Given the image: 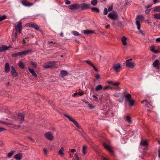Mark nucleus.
I'll return each mask as SVG.
<instances>
[{
    "label": "nucleus",
    "mask_w": 160,
    "mask_h": 160,
    "mask_svg": "<svg viewBox=\"0 0 160 160\" xmlns=\"http://www.w3.org/2000/svg\"><path fill=\"white\" fill-rule=\"evenodd\" d=\"M125 99L129 103V106H132L134 104V101L132 99L130 94L126 92L124 93Z\"/></svg>",
    "instance_id": "nucleus-1"
},
{
    "label": "nucleus",
    "mask_w": 160,
    "mask_h": 160,
    "mask_svg": "<svg viewBox=\"0 0 160 160\" xmlns=\"http://www.w3.org/2000/svg\"><path fill=\"white\" fill-rule=\"evenodd\" d=\"M136 19V23L137 26V29L138 30H140L141 28L140 22L143 21L144 19V17L142 15H139L137 16Z\"/></svg>",
    "instance_id": "nucleus-2"
},
{
    "label": "nucleus",
    "mask_w": 160,
    "mask_h": 160,
    "mask_svg": "<svg viewBox=\"0 0 160 160\" xmlns=\"http://www.w3.org/2000/svg\"><path fill=\"white\" fill-rule=\"evenodd\" d=\"M64 115L65 117H67L69 120L70 121L73 123L75 125V126L78 129V130L79 131L81 132V131L82 130V129L80 127L77 121H76L69 115L65 114H64Z\"/></svg>",
    "instance_id": "nucleus-3"
},
{
    "label": "nucleus",
    "mask_w": 160,
    "mask_h": 160,
    "mask_svg": "<svg viewBox=\"0 0 160 160\" xmlns=\"http://www.w3.org/2000/svg\"><path fill=\"white\" fill-rule=\"evenodd\" d=\"M122 68V66L119 63H117L113 65L111 69L115 72H119Z\"/></svg>",
    "instance_id": "nucleus-4"
},
{
    "label": "nucleus",
    "mask_w": 160,
    "mask_h": 160,
    "mask_svg": "<svg viewBox=\"0 0 160 160\" xmlns=\"http://www.w3.org/2000/svg\"><path fill=\"white\" fill-rule=\"evenodd\" d=\"M108 16L112 20H115L117 19L118 15L117 13L114 12L109 13Z\"/></svg>",
    "instance_id": "nucleus-5"
},
{
    "label": "nucleus",
    "mask_w": 160,
    "mask_h": 160,
    "mask_svg": "<svg viewBox=\"0 0 160 160\" xmlns=\"http://www.w3.org/2000/svg\"><path fill=\"white\" fill-rule=\"evenodd\" d=\"M132 59H130L127 60L126 61V65L127 67L130 68H133L135 66V64L131 61Z\"/></svg>",
    "instance_id": "nucleus-6"
},
{
    "label": "nucleus",
    "mask_w": 160,
    "mask_h": 160,
    "mask_svg": "<svg viewBox=\"0 0 160 160\" xmlns=\"http://www.w3.org/2000/svg\"><path fill=\"white\" fill-rule=\"evenodd\" d=\"M26 25L27 27L35 28L36 30H39V26L36 23L34 22H31L27 23L26 24Z\"/></svg>",
    "instance_id": "nucleus-7"
},
{
    "label": "nucleus",
    "mask_w": 160,
    "mask_h": 160,
    "mask_svg": "<svg viewBox=\"0 0 160 160\" xmlns=\"http://www.w3.org/2000/svg\"><path fill=\"white\" fill-rule=\"evenodd\" d=\"M55 64V63L54 62L49 61L45 63L43 66L45 68H48L53 67Z\"/></svg>",
    "instance_id": "nucleus-8"
},
{
    "label": "nucleus",
    "mask_w": 160,
    "mask_h": 160,
    "mask_svg": "<svg viewBox=\"0 0 160 160\" xmlns=\"http://www.w3.org/2000/svg\"><path fill=\"white\" fill-rule=\"evenodd\" d=\"M68 8L71 10H77L80 8L79 4L74 3L68 6Z\"/></svg>",
    "instance_id": "nucleus-9"
},
{
    "label": "nucleus",
    "mask_w": 160,
    "mask_h": 160,
    "mask_svg": "<svg viewBox=\"0 0 160 160\" xmlns=\"http://www.w3.org/2000/svg\"><path fill=\"white\" fill-rule=\"evenodd\" d=\"M103 145L104 148L107 150H108L109 152L112 155L113 154V152L112 150L111 146L108 145L105 142L103 143Z\"/></svg>",
    "instance_id": "nucleus-10"
},
{
    "label": "nucleus",
    "mask_w": 160,
    "mask_h": 160,
    "mask_svg": "<svg viewBox=\"0 0 160 160\" xmlns=\"http://www.w3.org/2000/svg\"><path fill=\"white\" fill-rule=\"evenodd\" d=\"M80 8L82 10H86L90 8V6L89 4H88L85 3H82L81 5H79Z\"/></svg>",
    "instance_id": "nucleus-11"
},
{
    "label": "nucleus",
    "mask_w": 160,
    "mask_h": 160,
    "mask_svg": "<svg viewBox=\"0 0 160 160\" xmlns=\"http://www.w3.org/2000/svg\"><path fill=\"white\" fill-rule=\"evenodd\" d=\"M44 135L46 138L49 140H52L54 139L52 134L51 132H48L46 133Z\"/></svg>",
    "instance_id": "nucleus-12"
},
{
    "label": "nucleus",
    "mask_w": 160,
    "mask_h": 160,
    "mask_svg": "<svg viewBox=\"0 0 160 160\" xmlns=\"http://www.w3.org/2000/svg\"><path fill=\"white\" fill-rule=\"evenodd\" d=\"M22 3L26 7H30L33 5L34 4L32 3L29 2L26 0H23L22 1Z\"/></svg>",
    "instance_id": "nucleus-13"
},
{
    "label": "nucleus",
    "mask_w": 160,
    "mask_h": 160,
    "mask_svg": "<svg viewBox=\"0 0 160 160\" xmlns=\"http://www.w3.org/2000/svg\"><path fill=\"white\" fill-rule=\"evenodd\" d=\"M11 73L13 77H17L18 76V73L16 71L15 69L13 66H12Z\"/></svg>",
    "instance_id": "nucleus-14"
},
{
    "label": "nucleus",
    "mask_w": 160,
    "mask_h": 160,
    "mask_svg": "<svg viewBox=\"0 0 160 160\" xmlns=\"http://www.w3.org/2000/svg\"><path fill=\"white\" fill-rule=\"evenodd\" d=\"M153 66L156 69L160 68V62L158 60H156L152 64Z\"/></svg>",
    "instance_id": "nucleus-15"
},
{
    "label": "nucleus",
    "mask_w": 160,
    "mask_h": 160,
    "mask_svg": "<svg viewBox=\"0 0 160 160\" xmlns=\"http://www.w3.org/2000/svg\"><path fill=\"white\" fill-rule=\"evenodd\" d=\"M24 115L22 113H20L18 115V119L20 121V123L21 124L24 120Z\"/></svg>",
    "instance_id": "nucleus-16"
},
{
    "label": "nucleus",
    "mask_w": 160,
    "mask_h": 160,
    "mask_svg": "<svg viewBox=\"0 0 160 160\" xmlns=\"http://www.w3.org/2000/svg\"><path fill=\"white\" fill-rule=\"evenodd\" d=\"M10 47V46L7 47L5 45H2L0 47V52H4L6 50H8Z\"/></svg>",
    "instance_id": "nucleus-17"
},
{
    "label": "nucleus",
    "mask_w": 160,
    "mask_h": 160,
    "mask_svg": "<svg viewBox=\"0 0 160 160\" xmlns=\"http://www.w3.org/2000/svg\"><path fill=\"white\" fill-rule=\"evenodd\" d=\"M121 41H122L123 45L126 46L127 45V43L126 42L127 40L128 39V38L125 36H123L121 38Z\"/></svg>",
    "instance_id": "nucleus-18"
},
{
    "label": "nucleus",
    "mask_w": 160,
    "mask_h": 160,
    "mask_svg": "<svg viewBox=\"0 0 160 160\" xmlns=\"http://www.w3.org/2000/svg\"><path fill=\"white\" fill-rule=\"evenodd\" d=\"M10 70V66L9 64L7 62L6 63L5 65V72L8 73L9 72Z\"/></svg>",
    "instance_id": "nucleus-19"
},
{
    "label": "nucleus",
    "mask_w": 160,
    "mask_h": 160,
    "mask_svg": "<svg viewBox=\"0 0 160 160\" xmlns=\"http://www.w3.org/2000/svg\"><path fill=\"white\" fill-rule=\"evenodd\" d=\"M86 62L88 65L92 67L95 71L97 72L98 71V69L95 67V66L94 65L93 63H92V62H91L90 61H86Z\"/></svg>",
    "instance_id": "nucleus-20"
},
{
    "label": "nucleus",
    "mask_w": 160,
    "mask_h": 160,
    "mask_svg": "<svg viewBox=\"0 0 160 160\" xmlns=\"http://www.w3.org/2000/svg\"><path fill=\"white\" fill-rule=\"evenodd\" d=\"M22 157V154L21 153H19L16 154L14 157V158L17 160L21 159Z\"/></svg>",
    "instance_id": "nucleus-21"
},
{
    "label": "nucleus",
    "mask_w": 160,
    "mask_h": 160,
    "mask_svg": "<svg viewBox=\"0 0 160 160\" xmlns=\"http://www.w3.org/2000/svg\"><path fill=\"white\" fill-rule=\"evenodd\" d=\"M64 149L62 147L58 151V154L61 156L63 157L64 155L63 152L64 151Z\"/></svg>",
    "instance_id": "nucleus-22"
},
{
    "label": "nucleus",
    "mask_w": 160,
    "mask_h": 160,
    "mask_svg": "<svg viewBox=\"0 0 160 160\" xmlns=\"http://www.w3.org/2000/svg\"><path fill=\"white\" fill-rule=\"evenodd\" d=\"M28 69L29 71L30 72V73L32 74V75L33 76L35 77H37V74L36 73V72L33 69H31L30 68H28Z\"/></svg>",
    "instance_id": "nucleus-23"
},
{
    "label": "nucleus",
    "mask_w": 160,
    "mask_h": 160,
    "mask_svg": "<svg viewBox=\"0 0 160 160\" xmlns=\"http://www.w3.org/2000/svg\"><path fill=\"white\" fill-rule=\"evenodd\" d=\"M31 51V50H28L22 52H21V55L22 56H25L27 55L28 53L30 52Z\"/></svg>",
    "instance_id": "nucleus-24"
},
{
    "label": "nucleus",
    "mask_w": 160,
    "mask_h": 160,
    "mask_svg": "<svg viewBox=\"0 0 160 160\" xmlns=\"http://www.w3.org/2000/svg\"><path fill=\"white\" fill-rule=\"evenodd\" d=\"M68 74V72L66 71L62 70L60 73V76L62 78H64Z\"/></svg>",
    "instance_id": "nucleus-25"
},
{
    "label": "nucleus",
    "mask_w": 160,
    "mask_h": 160,
    "mask_svg": "<svg viewBox=\"0 0 160 160\" xmlns=\"http://www.w3.org/2000/svg\"><path fill=\"white\" fill-rule=\"evenodd\" d=\"M22 23L21 22H18V24L17 25V26H16L15 29L17 31H18V30L22 29Z\"/></svg>",
    "instance_id": "nucleus-26"
},
{
    "label": "nucleus",
    "mask_w": 160,
    "mask_h": 160,
    "mask_svg": "<svg viewBox=\"0 0 160 160\" xmlns=\"http://www.w3.org/2000/svg\"><path fill=\"white\" fill-rule=\"evenodd\" d=\"M83 33L84 34H88L91 33H94V31H93L89 30H84L83 31Z\"/></svg>",
    "instance_id": "nucleus-27"
},
{
    "label": "nucleus",
    "mask_w": 160,
    "mask_h": 160,
    "mask_svg": "<svg viewBox=\"0 0 160 160\" xmlns=\"http://www.w3.org/2000/svg\"><path fill=\"white\" fill-rule=\"evenodd\" d=\"M140 145L143 146H147L148 145V143L146 141L142 140L140 143Z\"/></svg>",
    "instance_id": "nucleus-28"
},
{
    "label": "nucleus",
    "mask_w": 160,
    "mask_h": 160,
    "mask_svg": "<svg viewBox=\"0 0 160 160\" xmlns=\"http://www.w3.org/2000/svg\"><path fill=\"white\" fill-rule=\"evenodd\" d=\"M20 56H21V52L15 53L12 54V56L13 57H16Z\"/></svg>",
    "instance_id": "nucleus-29"
},
{
    "label": "nucleus",
    "mask_w": 160,
    "mask_h": 160,
    "mask_svg": "<svg viewBox=\"0 0 160 160\" xmlns=\"http://www.w3.org/2000/svg\"><path fill=\"white\" fill-rule=\"evenodd\" d=\"M18 65L19 67L22 69H24L25 68V65L22 62H19Z\"/></svg>",
    "instance_id": "nucleus-30"
},
{
    "label": "nucleus",
    "mask_w": 160,
    "mask_h": 160,
    "mask_svg": "<svg viewBox=\"0 0 160 160\" xmlns=\"http://www.w3.org/2000/svg\"><path fill=\"white\" fill-rule=\"evenodd\" d=\"M102 87L101 85H98L96 86L95 89V90L96 91H98L102 90Z\"/></svg>",
    "instance_id": "nucleus-31"
},
{
    "label": "nucleus",
    "mask_w": 160,
    "mask_h": 160,
    "mask_svg": "<svg viewBox=\"0 0 160 160\" xmlns=\"http://www.w3.org/2000/svg\"><path fill=\"white\" fill-rule=\"evenodd\" d=\"M91 10L93 12H95L98 13L99 12V9L96 8H92Z\"/></svg>",
    "instance_id": "nucleus-32"
},
{
    "label": "nucleus",
    "mask_w": 160,
    "mask_h": 160,
    "mask_svg": "<svg viewBox=\"0 0 160 160\" xmlns=\"http://www.w3.org/2000/svg\"><path fill=\"white\" fill-rule=\"evenodd\" d=\"M153 17L155 19H160V13H156L153 15Z\"/></svg>",
    "instance_id": "nucleus-33"
},
{
    "label": "nucleus",
    "mask_w": 160,
    "mask_h": 160,
    "mask_svg": "<svg viewBox=\"0 0 160 160\" xmlns=\"http://www.w3.org/2000/svg\"><path fill=\"white\" fill-rule=\"evenodd\" d=\"M87 147L86 146H84L82 148V152L84 155H85L86 153V150Z\"/></svg>",
    "instance_id": "nucleus-34"
},
{
    "label": "nucleus",
    "mask_w": 160,
    "mask_h": 160,
    "mask_svg": "<svg viewBox=\"0 0 160 160\" xmlns=\"http://www.w3.org/2000/svg\"><path fill=\"white\" fill-rule=\"evenodd\" d=\"M154 11L160 12V6L155 7L154 8Z\"/></svg>",
    "instance_id": "nucleus-35"
},
{
    "label": "nucleus",
    "mask_w": 160,
    "mask_h": 160,
    "mask_svg": "<svg viewBox=\"0 0 160 160\" xmlns=\"http://www.w3.org/2000/svg\"><path fill=\"white\" fill-rule=\"evenodd\" d=\"M126 120L128 122H131V118L129 116H126L125 118Z\"/></svg>",
    "instance_id": "nucleus-36"
},
{
    "label": "nucleus",
    "mask_w": 160,
    "mask_h": 160,
    "mask_svg": "<svg viewBox=\"0 0 160 160\" xmlns=\"http://www.w3.org/2000/svg\"><path fill=\"white\" fill-rule=\"evenodd\" d=\"M14 153V152L13 151H11L8 154V157L10 158L13 154Z\"/></svg>",
    "instance_id": "nucleus-37"
},
{
    "label": "nucleus",
    "mask_w": 160,
    "mask_h": 160,
    "mask_svg": "<svg viewBox=\"0 0 160 160\" xmlns=\"http://www.w3.org/2000/svg\"><path fill=\"white\" fill-rule=\"evenodd\" d=\"M98 1L97 0H92L91 2V3L93 5H95L97 4Z\"/></svg>",
    "instance_id": "nucleus-38"
},
{
    "label": "nucleus",
    "mask_w": 160,
    "mask_h": 160,
    "mask_svg": "<svg viewBox=\"0 0 160 160\" xmlns=\"http://www.w3.org/2000/svg\"><path fill=\"white\" fill-rule=\"evenodd\" d=\"M147 106L148 108H151L152 107V104L151 103V102H149L148 101L147 102Z\"/></svg>",
    "instance_id": "nucleus-39"
},
{
    "label": "nucleus",
    "mask_w": 160,
    "mask_h": 160,
    "mask_svg": "<svg viewBox=\"0 0 160 160\" xmlns=\"http://www.w3.org/2000/svg\"><path fill=\"white\" fill-rule=\"evenodd\" d=\"M73 34L75 36H79L80 35L78 32L77 31H74L72 32Z\"/></svg>",
    "instance_id": "nucleus-40"
},
{
    "label": "nucleus",
    "mask_w": 160,
    "mask_h": 160,
    "mask_svg": "<svg viewBox=\"0 0 160 160\" xmlns=\"http://www.w3.org/2000/svg\"><path fill=\"white\" fill-rule=\"evenodd\" d=\"M6 16L5 15H3L0 17V22L5 19L6 18Z\"/></svg>",
    "instance_id": "nucleus-41"
},
{
    "label": "nucleus",
    "mask_w": 160,
    "mask_h": 160,
    "mask_svg": "<svg viewBox=\"0 0 160 160\" xmlns=\"http://www.w3.org/2000/svg\"><path fill=\"white\" fill-rule=\"evenodd\" d=\"M108 10L107 8H105L104 9L103 14L104 15H107L108 13Z\"/></svg>",
    "instance_id": "nucleus-42"
},
{
    "label": "nucleus",
    "mask_w": 160,
    "mask_h": 160,
    "mask_svg": "<svg viewBox=\"0 0 160 160\" xmlns=\"http://www.w3.org/2000/svg\"><path fill=\"white\" fill-rule=\"evenodd\" d=\"M113 9V6L112 5H111L110 6H109L108 8V11L110 12Z\"/></svg>",
    "instance_id": "nucleus-43"
},
{
    "label": "nucleus",
    "mask_w": 160,
    "mask_h": 160,
    "mask_svg": "<svg viewBox=\"0 0 160 160\" xmlns=\"http://www.w3.org/2000/svg\"><path fill=\"white\" fill-rule=\"evenodd\" d=\"M17 34H18L17 32V31H16V32H15V34H14L15 36V38H14V39L13 38H12V40L13 42H14L15 40L17 38Z\"/></svg>",
    "instance_id": "nucleus-44"
},
{
    "label": "nucleus",
    "mask_w": 160,
    "mask_h": 160,
    "mask_svg": "<svg viewBox=\"0 0 160 160\" xmlns=\"http://www.w3.org/2000/svg\"><path fill=\"white\" fill-rule=\"evenodd\" d=\"M64 2L66 5H69L71 3L70 1H69L68 0H65Z\"/></svg>",
    "instance_id": "nucleus-45"
},
{
    "label": "nucleus",
    "mask_w": 160,
    "mask_h": 160,
    "mask_svg": "<svg viewBox=\"0 0 160 160\" xmlns=\"http://www.w3.org/2000/svg\"><path fill=\"white\" fill-rule=\"evenodd\" d=\"M119 84L120 83L118 82L112 83V85L116 87H117Z\"/></svg>",
    "instance_id": "nucleus-46"
},
{
    "label": "nucleus",
    "mask_w": 160,
    "mask_h": 160,
    "mask_svg": "<svg viewBox=\"0 0 160 160\" xmlns=\"http://www.w3.org/2000/svg\"><path fill=\"white\" fill-rule=\"evenodd\" d=\"M32 65L35 68H36L37 67V64L34 62H31Z\"/></svg>",
    "instance_id": "nucleus-47"
},
{
    "label": "nucleus",
    "mask_w": 160,
    "mask_h": 160,
    "mask_svg": "<svg viewBox=\"0 0 160 160\" xmlns=\"http://www.w3.org/2000/svg\"><path fill=\"white\" fill-rule=\"evenodd\" d=\"M121 93H116L114 94V96L116 97H118L120 96H121Z\"/></svg>",
    "instance_id": "nucleus-48"
},
{
    "label": "nucleus",
    "mask_w": 160,
    "mask_h": 160,
    "mask_svg": "<svg viewBox=\"0 0 160 160\" xmlns=\"http://www.w3.org/2000/svg\"><path fill=\"white\" fill-rule=\"evenodd\" d=\"M150 11H151L150 9H148L145 11V13L146 14H147L149 13V12H150Z\"/></svg>",
    "instance_id": "nucleus-49"
},
{
    "label": "nucleus",
    "mask_w": 160,
    "mask_h": 160,
    "mask_svg": "<svg viewBox=\"0 0 160 160\" xmlns=\"http://www.w3.org/2000/svg\"><path fill=\"white\" fill-rule=\"evenodd\" d=\"M95 78L96 79L98 80L100 79L99 75L98 74H96L95 76Z\"/></svg>",
    "instance_id": "nucleus-50"
},
{
    "label": "nucleus",
    "mask_w": 160,
    "mask_h": 160,
    "mask_svg": "<svg viewBox=\"0 0 160 160\" xmlns=\"http://www.w3.org/2000/svg\"><path fill=\"white\" fill-rule=\"evenodd\" d=\"M88 106L91 109H92L94 108V107L92 106V105L91 104H88Z\"/></svg>",
    "instance_id": "nucleus-51"
},
{
    "label": "nucleus",
    "mask_w": 160,
    "mask_h": 160,
    "mask_svg": "<svg viewBox=\"0 0 160 160\" xmlns=\"http://www.w3.org/2000/svg\"><path fill=\"white\" fill-rule=\"evenodd\" d=\"M43 150L44 154L46 155H47L48 153V150L47 149L45 148H44Z\"/></svg>",
    "instance_id": "nucleus-52"
},
{
    "label": "nucleus",
    "mask_w": 160,
    "mask_h": 160,
    "mask_svg": "<svg viewBox=\"0 0 160 160\" xmlns=\"http://www.w3.org/2000/svg\"><path fill=\"white\" fill-rule=\"evenodd\" d=\"M78 94L79 96H82L84 94L83 92H80L78 93Z\"/></svg>",
    "instance_id": "nucleus-53"
},
{
    "label": "nucleus",
    "mask_w": 160,
    "mask_h": 160,
    "mask_svg": "<svg viewBox=\"0 0 160 160\" xmlns=\"http://www.w3.org/2000/svg\"><path fill=\"white\" fill-rule=\"evenodd\" d=\"M78 95V93L75 92L72 95V96L73 97H76Z\"/></svg>",
    "instance_id": "nucleus-54"
},
{
    "label": "nucleus",
    "mask_w": 160,
    "mask_h": 160,
    "mask_svg": "<svg viewBox=\"0 0 160 160\" xmlns=\"http://www.w3.org/2000/svg\"><path fill=\"white\" fill-rule=\"evenodd\" d=\"M6 129L4 128H1L0 127V132L3 131L5 130Z\"/></svg>",
    "instance_id": "nucleus-55"
},
{
    "label": "nucleus",
    "mask_w": 160,
    "mask_h": 160,
    "mask_svg": "<svg viewBox=\"0 0 160 160\" xmlns=\"http://www.w3.org/2000/svg\"><path fill=\"white\" fill-rule=\"evenodd\" d=\"M109 158L106 157H103L102 158V160H109Z\"/></svg>",
    "instance_id": "nucleus-56"
},
{
    "label": "nucleus",
    "mask_w": 160,
    "mask_h": 160,
    "mask_svg": "<svg viewBox=\"0 0 160 160\" xmlns=\"http://www.w3.org/2000/svg\"><path fill=\"white\" fill-rule=\"evenodd\" d=\"M156 41L157 42H160V38H156Z\"/></svg>",
    "instance_id": "nucleus-57"
},
{
    "label": "nucleus",
    "mask_w": 160,
    "mask_h": 160,
    "mask_svg": "<svg viewBox=\"0 0 160 160\" xmlns=\"http://www.w3.org/2000/svg\"><path fill=\"white\" fill-rule=\"evenodd\" d=\"M151 51L153 52H154V50H155V48H154V47H152L151 48Z\"/></svg>",
    "instance_id": "nucleus-58"
},
{
    "label": "nucleus",
    "mask_w": 160,
    "mask_h": 160,
    "mask_svg": "<svg viewBox=\"0 0 160 160\" xmlns=\"http://www.w3.org/2000/svg\"><path fill=\"white\" fill-rule=\"evenodd\" d=\"M105 28H106V29H108V28H109L110 27V25L109 24H108L107 25H106V26H105Z\"/></svg>",
    "instance_id": "nucleus-59"
},
{
    "label": "nucleus",
    "mask_w": 160,
    "mask_h": 160,
    "mask_svg": "<svg viewBox=\"0 0 160 160\" xmlns=\"http://www.w3.org/2000/svg\"><path fill=\"white\" fill-rule=\"evenodd\" d=\"M108 88H109V86H106L103 88V89L104 90H105L107 89H108Z\"/></svg>",
    "instance_id": "nucleus-60"
},
{
    "label": "nucleus",
    "mask_w": 160,
    "mask_h": 160,
    "mask_svg": "<svg viewBox=\"0 0 160 160\" xmlns=\"http://www.w3.org/2000/svg\"><path fill=\"white\" fill-rule=\"evenodd\" d=\"M71 152H76V150L75 149H72V150H71Z\"/></svg>",
    "instance_id": "nucleus-61"
},
{
    "label": "nucleus",
    "mask_w": 160,
    "mask_h": 160,
    "mask_svg": "<svg viewBox=\"0 0 160 160\" xmlns=\"http://www.w3.org/2000/svg\"><path fill=\"white\" fill-rule=\"evenodd\" d=\"M75 157H76V159H77H77H79V157H78V155L77 154H75Z\"/></svg>",
    "instance_id": "nucleus-62"
},
{
    "label": "nucleus",
    "mask_w": 160,
    "mask_h": 160,
    "mask_svg": "<svg viewBox=\"0 0 160 160\" xmlns=\"http://www.w3.org/2000/svg\"><path fill=\"white\" fill-rule=\"evenodd\" d=\"M158 157L160 158V148L158 150Z\"/></svg>",
    "instance_id": "nucleus-63"
},
{
    "label": "nucleus",
    "mask_w": 160,
    "mask_h": 160,
    "mask_svg": "<svg viewBox=\"0 0 160 160\" xmlns=\"http://www.w3.org/2000/svg\"><path fill=\"white\" fill-rule=\"evenodd\" d=\"M158 50H154V52L155 53H157L158 52Z\"/></svg>",
    "instance_id": "nucleus-64"
}]
</instances>
